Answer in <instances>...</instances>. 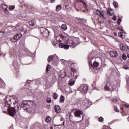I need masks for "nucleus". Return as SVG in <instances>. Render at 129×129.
Returning a JSON list of instances; mask_svg holds the SVG:
<instances>
[{"label":"nucleus","mask_w":129,"mask_h":129,"mask_svg":"<svg viewBox=\"0 0 129 129\" xmlns=\"http://www.w3.org/2000/svg\"><path fill=\"white\" fill-rule=\"evenodd\" d=\"M127 82L128 83V81H127Z\"/></svg>","instance_id":"4d7b16f0"},{"label":"nucleus","mask_w":129,"mask_h":129,"mask_svg":"<svg viewBox=\"0 0 129 129\" xmlns=\"http://www.w3.org/2000/svg\"><path fill=\"white\" fill-rule=\"evenodd\" d=\"M123 69H125V70H127L129 69V67L127 66L124 65L123 67Z\"/></svg>","instance_id":"473e14b6"},{"label":"nucleus","mask_w":129,"mask_h":129,"mask_svg":"<svg viewBox=\"0 0 129 129\" xmlns=\"http://www.w3.org/2000/svg\"><path fill=\"white\" fill-rule=\"evenodd\" d=\"M114 87L115 86L113 84L107 82L106 86H105V89L106 91H113V90H114Z\"/></svg>","instance_id":"39448f33"},{"label":"nucleus","mask_w":129,"mask_h":129,"mask_svg":"<svg viewBox=\"0 0 129 129\" xmlns=\"http://www.w3.org/2000/svg\"><path fill=\"white\" fill-rule=\"evenodd\" d=\"M98 120H99V121L102 122V121H103L104 119H103V118L102 117H100L98 118Z\"/></svg>","instance_id":"c9c22d12"},{"label":"nucleus","mask_w":129,"mask_h":129,"mask_svg":"<svg viewBox=\"0 0 129 129\" xmlns=\"http://www.w3.org/2000/svg\"><path fill=\"white\" fill-rule=\"evenodd\" d=\"M50 69H51V66L50 64H48L46 67V72L50 71Z\"/></svg>","instance_id":"393cba45"},{"label":"nucleus","mask_w":129,"mask_h":129,"mask_svg":"<svg viewBox=\"0 0 129 129\" xmlns=\"http://www.w3.org/2000/svg\"><path fill=\"white\" fill-rule=\"evenodd\" d=\"M83 7L85 8V9H86V4H85L84 3H83Z\"/></svg>","instance_id":"a18cd8bd"},{"label":"nucleus","mask_w":129,"mask_h":129,"mask_svg":"<svg viewBox=\"0 0 129 129\" xmlns=\"http://www.w3.org/2000/svg\"><path fill=\"white\" fill-rule=\"evenodd\" d=\"M116 23L118 24V25H120V23H121V19L120 18H118L116 21Z\"/></svg>","instance_id":"c756f323"},{"label":"nucleus","mask_w":129,"mask_h":129,"mask_svg":"<svg viewBox=\"0 0 129 129\" xmlns=\"http://www.w3.org/2000/svg\"><path fill=\"white\" fill-rule=\"evenodd\" d=\"M64 76H65V74H64V75L62 77H64Z\"/></svg>","instance_id":"5fc2aeb1"},{"label":"nucleus","mask_w":129,"mask_h":129,"mask_svg":"<svg viewBox=\"0 0 129 129\" xmlns=\"http://www.w3.org/2000/svg\"><path fill=\"white\" fill-rule=\"evenodd\" d=\"M124 105L126 108H129V104H125Z\"/></svg>","instance_id":"79ce46f5"},{"label":"nucleus","mask_w":129,"mask_h":129,"mask_svg":"<svg viewBox=\"0 0 129 129\" xmlns=\"http://www.w3.org/2000/svg\"><path fill=\"white\" fill-rule=\"evenodd\" d=\"M57 97H58V95H57V94H56V93H55L53 95V99L56 100V99H57Z\"/></svg>","instance_id":"7c9ffc66"},{"label":"nucleus","mask_w":129,"mask_h":129,"mask_svg":"<svg viewBox=\"0 0 129 129\" xmlns=\"http://www.w3.org/2000/svg\"><path fill=\"white\" fill-rule=\"evenodd\" d=\"M112 101L115 103L117 102V101H118V98H115V97L113 98Z\"/></svg>","instance_id":"bb28decb"},{"label":"nucleus","mask_w":129,"mask_h":129,"mask_svg":"<svg viewBox=\"0 0 129 129\" xmlns=\"http://www.w3.org/2000/svg\"><path fill=\"white\" fill-rule=\"evenodd\" d=\"M54 58H57V55H56L55 54H54L53 55L49 56L47 59L48 62H51L53 60V59H54Z\"/></svg>","instance_id":"ddd939ff"},{"label":"nucleus","mask_w":129,"mask_h":129,"mask_svg":"<svg viewBox=\"0 0 129 129\" xmlns=\"http://www.w3.org/2000/svg\"><path fill=\"white\" fill-rule=\"evenodd\" d=\"M118 30H119L120 31H123V28H122V27H117Z\"/></svg>","instance_id":"58836bf2"},{"label":"nucleus","mask_w":129,"mask_h":129,"mask_svg":"<svg viewBox=\"0 0 129 129\" xmlns=\"http://www.w3.org/2000/svg\"><path fill=\"white\" fill-rule=\"evenodd\" d=\"M69 84L71 86L74 85V84H75V80L72 79L70 80L69 81Z\"/></svg>","instance_id":"dca6fc26"},{"label":"nucleus","mask_w":129,"mask_h":129,"mask_svg":"<svg viewBox=\"0 0 129 129\" xmlns=\"http://www.w3.org/2000/svg\"><path fill=\"white\" fill-rule=\"evenodd\" d=\"M60 120L61 121H62V124H60L57 125H62V124H63V125H64V124H65V121L64 120V118L61 117Z\"/></svg>","instance_id":"b1692460"},{"label":"nucleus","mask_w":129,"mask_h":129,"mask_svg":"<svg viewBox=\"0 0 129 129\" xmlns=\"http://www.w3.org/2000/svg\"><path fill=\"white\" fill-rule=\"evenodd\" d=\"M118 36L120 38H122V39H123V36H122V33H121V32H119L118 33Z\"/></svg>","instance_id":"72a5a7b5"},{"label":"nucleus","mask_w":129,"mask_h":129,"mask_svg":"<svg viewBox=\"0 0 129 129\" xmlns=\"http://www.w3.org/2000/svg\"><path fill=\"white\" fill-rule=\"evenodd\" d=\"M2 7L4 9V12L6 14H9V11L8 10V6L6 5H3Z\"/></svg>","instance_id":"2eb2a0df"},{"label":"nucleus","mask_w":129,"mask_h":129,"mask_svg":"<svg viewBox=\"0 0 129 129\" xmlns=\"http://www.w3.org/2000/svg\"><path fill=\"white\" fill-rule=\"evenodd\" d=\"M50 129H53V126H51Z\"/></svg>","instance_id":"603ef678"},{"label":"nucleus","mask_w":129,"mask_h":129,"mask_svg":"<svg viewBox=\"0 0 129 129\" xmlns=\"http://www.w3.org/2000/svg\"><path fill=\"white\" fill-rule=\"evenodd\" d=\"M64 98L63 96H61L60 98H59V102L60 103H62V102H64Z\"/></svg>","instance_id":"5701e85b"},{"label":"nucleus","mask_w":129,"mask_h":129,"mask_svg":"<svg viewBox=\"0 0 129 129\" xmlns=\"http://www.w3.org/2000/svg\"><path fill=\"white\" fill-rule=\"evenodd\" d=\"M122 58L123 59V60H126V55L124 54H122Z\"/></svg>","instance_id":"2f4dec72"},{"label":"nucleus","mask_w":129,"mask_h":129,"mask_svg":"<svg viewBox=\"0 0 129 129\" xmlns=\"http://www.w3.org/2000/svg\"><path fill=\"white\" fill-rule=\"evenodd\" d=\"M67 45L60 43L59 44V47L63 48L66 50H68V49H69V47H72V48L76 47V44H75L74 41L71 39H68L67 41Z\"/></svg>","instance_id":"7ed1b4c3"},{"label":"nucleus","mask_w":129,"mask_h":129,"mask_svg":"<svg viewBox=\"0 0 129 129\" xmlns=\"http://www.w3.org/2000/svg\"><path fill=\"white\" fill-rule=\"evenodd\" d=\"M127 57H128V58H129V54L127 55Z\"/></svg>","instance_id":"6e6d98bb"},{"label":"nucleus","mask_w":129,"mask_h":129,"mask_svg":"<svg viewBox=\"0 0 129 129\" xmlns=\"http://www.w3.org/2000/svg\"><path fill=\"white\" fill-rule=\"evenodd\" d=\"M116 33H114V36H116Z\"/></svg>","instance_id":"864d4df0"},{"label":"nucleus","mask_w":129,"mask_h":129,"mask_svg":"<svg viewBox=\"0 0 129 129\" xmlns=\"http://www.w3.org/2000/svg\"><path fill=\"white\" fill-rule=\"evenodd\" d=\"M77 19L78 20L79 22H80V23H81V22L82 21V20L83 19H80V18H77Z\"/></svg>","instance_id":"c03bdc74"},{"label":"nucleus","mask_w":129,"mask_h":129,"mask_svg":"<svg viewBox=\"0 0 129 129\" xmlns=\"http://www.w3.org/2000/svg\"><path fill=\"white\" fill-rule=\"evenodd\" d=\"M61 8V5H57L56 7V11H57V12H59V11H60Z\"/></svg>","instance_id":"aec40b11"},{"label":"nucleus","mask_w":129,"mask_h":129,"mask_svg":"<svg viewBox=\"0 0 129 129\" xmlns=\"http://www.w3.org/2000/svg\"><path fill=\"white\" fill-rule=\"evenodd\" d=\"M75 116L81 118V120H83V112L80 110H77L74 112Z\"/></svg>","instance_id":"0eeeda50"},{"label":"nucleus","mask_w":129,"mask_h":129,"mask_svg":"<svg viewBox=\"0 0 129 129\" xmlns=\"http://www.w3.org/2000/svg\"><path fill=\"white\" fill-rule=\"evenodd\" d=\"M3 36H5V32L3 31L0 32V38H2Z\"/></svg>","instance_id":"cd10ccee"},{"label":"nucleus","mask_w":129,"mask_h":129,"mask_svg":"<svg viewBox=\"0 0 129 129\" xmlns=\"http://www.w3.org/2000/svg\"><path fill=\"white\" fill-rule=\"evenodd\" d=\"M15 9L14 6H9V10L10 11H13Z\"/></svg>","instance_id":"c85d7f7f"},{"label":"nucleus","mask_w":129,"mask_h":129,"mask_svg":"<svg viewBox=\"0 0 129 129\" xmlns=\"http://www.w3.org/2000/svg\"><path fill=\"white\" fill-rule=\"evenodd\" d=\"M4 101L5 103V106L3 107L4 112H8L9 115L11 116H14L17 113L16 112V108L19 109V101L17 98L14 99H11L10 97H6L4 99Z\"/></svg>","instance_id":"f257e3e1"},{"label":"nucleus","mask_w":129,"mask_h":129,"mask_svg":"<svg viewBox=\"0 0 129 129\" xmlns=\"http://www.w3.org/2000/svg\"><path fill=\"white\" fill-rule=\"evenodd\" d=\"M51 119H52V118H51V117L47 116L45 118V121L46 122H47L48 123H49L51 121Z\"/></svg>","instance_id":"a211bd4d"},{"label":"nucleus","mask_w":129,"mask_h":129,"mask_svg":"<svg viewBox=\"0 0 129 129\" xmlns=\"http://www.w3.org/2000/svg\"><path fill=\"white\" fill-rule=\"evenodd\" d=\"M79 89L82 94H86L87 90H88V86L86 84H83L80 87Z\"/></svg>","instance_id":"423d86ee"},{"label":"nucleus","mask_w":129,"mask_h":129,"mask_svg":"<svg viewBox=\"0 0 129 129\" xmlns=\"http://www.w3.org/2000/svg\"><path fill=\"white\" fill-rule=\"evenodd\" d=\"M110 55L111 57H116V56L118 55V53H117L116 51H112L110 52Z\"/></svg>","instance_id":"f8f14e48"},{"label":"nucleus","mask_w":129,"mask_h":129,"mask_svg":"<svg viewBox=\"0 0 129 129\" xmlns=\"http://www.w3.org/2000/svg\"><path fill=\"white\" fill-rule=\"evenodd\" d=\"M62 61H63V62H65V60L64 59H62Z\"/></svg>","instance_id":"3c124183"},{"label":"nucleus","mask_w":129,"mask_h":129,"mask_svg":"<svg viewBox=\"0 0 129 129\" xmlns=\"http://www.w3.org/2000/svg\"><path fill=\"white\" fill-rule=\"evenodd\" d=\"M54 108L56 113H59V112H61V108L58 105H55Z\"/></svg>","instance_id":"4468645a"},{"label":"nucleus","mask_w":129,"mask_h":129,"mask_svg":"<svg viewBox=\"0 0 129 129\" xmlns=\"http://www.w3.org/2000/svg\"><path fill=\"white\" fill-rule=\"evenodd\" d=\"M32 105H33V101H24L21 104V106L24 110H28Z\"/></svg>","instance_id":"20e7f679"},{"label":"nucleus","mask_w":129,"mask_h":129,"mask_svg":"<svg viewBox=\"0 0 129 129\" xmlns=\"http://www.w3.org/2000/svg\"><path fill=\"white\" fill-rule=\"evenodd\" d=\"M61 28L62 29V30H64V31H66V30H67V26L66 24H62Z\"/></svg>","instance_id":"412c9836"},{"label":"nucleus","mask_w":129,"mask_h":129,"mask_svg":"<svg viewBox=\"0 0 129 129\" xmlns=\"http://www.w3.org/2000/svg\"><path fill=\"white\" fill-rule=\"evenodd\" d=\"M115 110L116 112H119V110L117 108H115Z\"/></svg>","instance_id":"37998d69"},{"label":"nucleus","mask_w":129,"mask_h":129,"mask_svg":"<svg viewBox=\"0 0 129 129\" xmlns=\"http://www.w3.org/2000/svg\"><path fill=\"white\" fill-rule=\"evenodd\" d=\"M112 20H113V21H116L117 20L116 17H115V16H114V17L112 18Z\"/></svg>","instance_id":"ea45409f"},{"label":"nucleus","mask_w":129,"mask_h":129,"mask_svg":"<svg viewBox=\"0 0 129 129\" xmlns=\"http://www.w3.org/2000/svg\"><path fill=\"white\" fill-rule=\"evenodd\" d=\"M21 38H22V34H18L14 36L13 40V38H11V41H12V42H17V41H18V40L21 39Z\"/></svg>","instance_id":"1a4fd4ad"},{"label":"nucleus","mask_w":129,"mask_h":129,"mask_svg":"<svg viewBox=\"0 0 129 129\" xmlns=\"http://www.w3.org/2000/svg\"><path fill=\"white\" fill-rule=\"evenodd\" d=\"M89 59L90 69L91 70V71H92V72H95V71L97 70L96 68L98 67L99 63L95 61V58L91 57V54L89 55Z\"/></svg>","instance_id":"f03ea898"},{"label":"nucleus","mask_w":129,"mask_h":129,"mask_svg":"<svg viewBox=\"0 0 129 129\" xmlns=\"http://www.w3.org/2000/svg\"><path fill=\"white\" fill-rule=\"evenodd\" d=\"M113 6L115 9H117L118 8V4L115 1H114L113 3Z\"/></svg>","instance_id":"6ab92c4d"},{"label":"nucleus","mask_w":129,"mask_h":129,"mask_svg":"<svg viewBox=\"0 0 129 129\" xmlns=\"http://www.w3.org/2000/svg\"><path fill=\"white\" fill-rule=\"evenodd\" d=\"M71 76L72 79H77V72L75 70H72L70 72Z\"/></svg>","instance_id":"9d476101"},{"label":"nucleus","mask_w":129,"mask_h":129,"mask_svg":"<svg viewBox=\"0 0 129 129\" xmlns=\"http://www.w3.org/2000/svg\"><path fill=\"white\" fill-rule=\"evenodd\" d=\"M29 26H34L35 25H36V22L35 21L32 20L29 22Z\"/></svg>","instance_id":"f3484780"},{"label":"nucleus","mask_w":129,"mask_h":129,"mask_svg":"<svg viewBox=\"0 0 129 129\" xmlns=\"http://www.w3.org/2000/svg\"><path fill=\"white\" fill-rule=\"evenodd\" d=\"M20 31H21V32H24V27H22L20 28Z\"/></svg>","instance_id":"49530a36"},{"label":"nucleus","mask_w":129,"mask_h":129,"mask_svg":"<svg viewBox=\"0 0 129 129\" xmlns=\"http://www.w3.org/2000/svg\"><path fill=\"white\" fill-rule=\"evenodd\" d=\"M46 102H47V103H51V102H52V101L51 100V98L47 97L46 98Z\"/></svg>","instance_id":"a878e982"},{"label":"nucleus","mask_w":129,"mask_h":129,"mask_svg":"<svg viewBox=\"0 0 129 129\" xmlns=\"http://www.w3.org/2000/svg\"><path fill=\"white\" fill-rule=\"evenodd\" d=\"M108 15H109V16H113V15L114 14L113 13H111V12L110 11H108Z\"/></svg>","instance_id":"e433bc0d"},{"label":"nucleus","mask_w":129,"mask_h":129,"mask_svg":"<svg viewBox=\"0 0 129 129\" xmlns=\"http://www.w3.org/2000/svg\"><path fill=\"white\" fill-rule=\"evenodd\" d=\"M55 2V0H50V3H54Z\"/></svg>","instance_id":"09e8293b"},{"label":"nucleus","mask_w":129,"mask_h":129,"mask_svg":"<svg viewBox=\"0 0 129 129\" xmlns=\"http://www.w3.org/2000/svg\"><path fill=\"white\" fill-rule=\"evenodd\" d=\"M95 13H96V15H97L98 16H100V13L98 11V12H97V11H96V10H95Z\"/></svg>","instance_id":"a19ab883"},{"label":"nucleus","mask_w":129,"mask_h":129,"mask_svg":"<svg viewBox=\"0 0 129 129\" xmlns=\"http://www.w3.org/2000/svg\"><path fill=\"white\" fill-rule=\"evenodd\" d=\"M128 46H127L126 45L124 44H120V49L121 50V51H124L126 48H128Z\"/></svg>","instance_id":"9b49d317"},{"label":"nucleus","mask_w":129,"mask_h":129,"mask_svg":"<svg viewBox=\"0 0 129 129\" xmlns=\"http://www.w3.org/2000/svg\"><path fill=\"white\" fill-rule=\"evenodd\" d=\"M87 104H88V105H87L88 106L89 105H91V102L90 101V100H88V101H87Z\"/></svg>","instance_id":"4c0bfd02"},{"label":"nucleus","mask_w":129,"mask_h":129,"mask_svg":"<svg viewBox=\"0 0 129 129\" xmlns=\"http://www.w3.org/2000/svg\"><path fill=\"white\" fill-rule=\"evenodd\" d=\"M40 31L43 37H48L49 36V31L47 29L41 27L40 29Z\"/></svg>","instance_id":"6e6552de"},{"label":"nucleus","mask_w":129,"mask_h":129,"mask_svg":"<svg viewBox=\"0 0 129 129\" xmlns=\"http://www.w3.org/2000/svg\"><path fill=\"white\" fill-rule=\"evenodd\" d=\"M3 84L4 82H3V80H2V79H0V87H2Z\"/></svg>","instance_id":"f704fd0d"},{"label":"nucleus","mask_w":129,"mask_h":129,"mask_svg":"<svg viewBox=\"0 0 129 129\" xmlns=\"http://www.w3.org/2000/svg\"><path fill=\"white\" fill-rule=\"evenodd\" d=\"M96 11H98L99 12V13H100V17H102V18H104V14H103V13H102V12L98 10H96Z\"/></svg>","instance_id":"4be33fe9"},{"label":"nucleus","mask_w":129,"mask_h":129,"mask_svg":"<svg viewBox=\"0 0 129 129\" xmlns=\"http://www.w3.org/2000/svg\"><path fill=\"white\" fill-rule=\"evenodd\" d=\"M23 32L24 33H27L28 31L27 30H25Z\"/></svg>","instance_id":"8fccbe9b"},{"label":"nucleus","mask_w":129,"mask_h":129,"mask_svg":"<svg viewBox=\"0 0 129 129\" xmlns=\"http://www.w3.org/2000/svg\"><path fill=\"white\" fill-rule=\"evenodd\" d=\"M103 67H106V63H104L103 65Z\"/></svg>","instance_id":"de8ad7c7"}]
</instances>
